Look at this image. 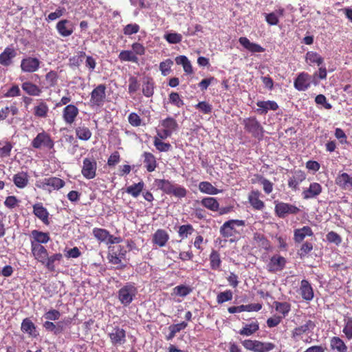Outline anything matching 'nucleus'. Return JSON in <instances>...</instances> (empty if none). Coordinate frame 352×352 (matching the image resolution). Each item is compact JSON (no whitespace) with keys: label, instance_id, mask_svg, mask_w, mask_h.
Returning a JSON list of instances; mask_svg holds the SVG:
<instances>
[{"label":"nucleus","instance_id":"f257e3e1","mask_svg":"<svg viewBox=\"0 0 352 352\" xmlns=\"http://www.w3.org/2000/svg\"><path fill=\"white\" fill-rule=\"evenodd\" d=\"M245 221L241 219H230L225 221L219 228V233L221 236L228 239L230 243L237 241L243 233V229H239L240 227H245Z\"/></svg>","mask_w":352,"mask_h":352},{"label":"nucleus","instance_id":"a878e982","mask_svg":"<svg viewBox=\"0 0 352 352\" xmlns=\"http://www.w3.org/2000/svg\"><path fill=\"white\" fill-rule=\"evenodd\" d=\"M314 232L308 226L294 230V241L296 243H301L306 236H313Z\"/></svg>","mask_w":352,"mask_h":352},{"label":"nucleus","instance_id":"4468645a","mask_svg":"<svg viewBox=\"0 0 352 352\" xmlns=\"http://www.w3.org/2000/svg\"><path fill=\"white\" fill-rule=\"evenodd\" d=\"M286 258L280 255L272 256L267 265V270L269 272L275 273L282 271L286 265Z\"/></svg>","mask_w":352,"mask_h":352},{"label":"nucleus","instance_id":"473e14b6","mask_svg":"<svg viewBox=\"0 0 352 352\" xmlns=\"http://www.w3.org/2000/svg\"><path fill=\"white\" fill-rule=\"evenodd\" d=\"M21 329L23 332L28 333L29 336L32 338H36L38 335L35 324L28 318L23 320Z\"/></svg>","mask_w":352,"mask_h":352},{"label":"nucleus","instance_id":"9b49d317","mask_svg":"<svg viewBox=\"0 0 352 352\" xmlns=\"http://www.w3.org/2000/svg\"><path fill=\"white\" fill-rule=\"evenodd\" d=\"M97 162L93 157H86L83 160L81 173L87 179H94L96 175Z\"/></svg>","mask_w":352,"mask_h":352},{"label":"nucleus","instance_id":"58836bf2","mask_svg":"<svg viewBox=\"0 0 352 352\" xmlns=\"http://www.w3.org/2000/svg\"><path fill=\"white\" fill-rule=\"evenodd\" d=\"M256 105L259 107L257 111L261 114L266 113L268 110L276 111L278 109V104L272 100L258 101Z\"/></svg>","mask_w":352,"mask_h":352},{"label":"nucleus","instance_id":"e433bc0d","mask_svg":"<svg viewBox=\"0 0 352 352\" xmlns=\"http://www.w3.org/2000/svg\"><path fill=\"white\" fill-rule=\"evenodd\" d=\"M22 89L29 96H39L42 93V89L36 84L26 81L21 85Z\"/></svg>","mask_w":352,"mask_h":352},{"label":"nucleus","instance_id":"5fc2aeb1","mask_svg":"<svg viewBox=\"0 0 352 352\" xmlns=\"http://www.w3.org/2000/svg\"><path fill=\"white\" fill-rule=\"evenodd\" d=\"M254 240L257 242L263 249L267 250L270 248V241L263 234L258 232L254 233Z\"/></svg>","mask_w":352,"mask_h":352},{"label":"nucleus","instance_id":"a18cd8bd","mask_svg":"<svg viewBox=\"0 0 352 352\" xmlns=\"http://www.w3.org/2000/svg\"><path fill=\"white\" fill-rule=\"evenodd\" d=\"M305 60L309 65L316 64L318 66H320L324 62V58L318 53L313 51L306 53Z\"/></svg>","mask_w":352,"mask_h":352},{"label":"nucleus","instance_id":"412c9836","mask_svg":"<svg viewBox=\"0 0 352 352\" xmlns=\"http://www.w3.org/2000/svg\"><path fill=\"white\" fill-rule=\"evenodd\" d=\"M56 28L58 34L63 37L69 36L74 32V25L67 19H63L58 21Z\"/></svg>","mask_w":352,"mask_h":352},{"label":"nucleus","instance_id":"dca6fc26","mask_svg":"<svg viewBox=\"0 0 352 352\" xmlns=\"http://www.w3.org/2000/svg\"><path fill=\"white\" fill-rule=\"evenodd\" d=\"M311 76L305 72L299 73L294 80V87L299 91H304L311 86Z\"/></svg>","mask_w":352,"mask_h":352},{"label":"nucleus","instance_id":"4d7b16f0","mask_svg":"<svg viewBox=\"0 0 352 352\" xmlns=\"http://www.w3.org/2000/svg\"><path fill=\"white\" fill-rule=\"evenodd\" d=\"M58 79V75L56 71L51 70L45 75V80L48 87H54L57 85Z\"/></svg>","mask_w":352,"mask_h":352},{"label":"nucleus","instance_id":"f8f14e48","mask_svg":"<svg viewBox=\"0 0 352 352\" xmlns=\"http://www.w3.org/2000/svg\"><path fill=\"white\" fill-rule=\"evenodd\" d=\"M65 185V182L64 180L56 177H50L45 178L41 182V184L37 185V186L51 192L52 190H58L63 188Z\"/></svg>","mask_w":352,"mask_h":352},{"label":"nucleus","instance_id":"423d86ee","mask_svg":"<svg viewBox=\"0 0 352 352\" xmlns=\"http://www.w3.org/2000/svg\"><path fill=\"white\" fill-rule=\"evenodd\" d=\"M116 251L113 250L108 255V259L110 263L116 265L118 270H123L126 267V264L122 263V260L126 257V251L124 247L118 245L115 248Z\"/></svg>","mask_w":352,"mask_h":352},{"label":"nucleus","instance_id":"a211bd4d","mask_svg":"<svg viewBox=\"0 0 352 352\" xmlns=\"http://www.w3.org/2000/svg\"><path fill=\"white\" fill-rule=\"evenodd\" d=\"M50 240V234L37 230H33L30 233L31 245H43L47 243Z\"/></svg>","mask_w":352,"mask_h":352},{"label":"nucleus","instance_id":"6e6552de","mask_svg":"<svg viewBox=\"0 0 352 352\" xmlns=\"http://www.w3.org/2000/svg\"><path fill=\"white\" fill-rule=\"evenodd\" d=\"M275 214L279 218H285L289 214H297L300 210L295 205L285 202H278L274 208Z\"/></svg>","mask_w":352,"mask_h":352},{"label":"nucleus","instance_id":"603ef678","mask_svg":"<svg viewBox=\"0 0 352 352\" xmlns=\"http://www.w3.org/2000/svg\"><path fill=\"white\" fill-rule=\"evenodd\" d=\"M275 344L272 342H263L256 340L254 352H268L273 350Z\"/></svg>","mask_w":352,"mask_h":352},{"label":"nucleus","instance_id":"3c124183","mask_svg":"<svg viewBox=\"0 0 352 352\" xmlns=\"http://www.w3.org/2000/svg\"><path fill=\"white\" fill-rule=\"evenodd\" d=\"M94 237L100 242H107L109 236V232L104 228H95L93 229Z\"/></svg>","mask_w":352,"mask_h":352},{"label":"nucleus","instance_id":"1a4fd4ad","mask_svg":"<svg viewBox=\"0 0 352 352\" xmlns=\"http://www.w3.org/2000/svg\"><path fill=\"white\" fill-rule=\"evenodd\" d=\"M108 337L111 344L116 347L124 344L126 342V331L119 326L113 327L111 331L108 333Z\"/></svg>","mask_w":352,"mask_h":352},{"label":"nucleus","instance_id":"bb28decb","mask_svg":"<svg viewBox=\"0 0 352 352\" xmlns=\"http://www.w3.org/2000/svg\"><path fill=\"white\" fill-rule=\"evenodd\" d=\"M336 184L343 190L352 189V177L346 173H342L336 177Z\"/></svg>","mask_w":352,"mask_h":352},{"label":"nucleus","instance_id":"5701e85b","mask_svg":"<svg viewBox=\"0 0 352 352\" xmlns=\"http://www.w3.org/2000/svg\"><path fill=\"white\" fill-rule=\"evenodd\" d=\"M16 56V50L12 47H7L0 54V64L8 67L12 63V59Z\"/></svg>","mask_w":352,"mask_h":352},{"label":"nucleus","instance_id":"69168bd1","mask_svg":"<svg viewBox=\"0 0 352 352\" xmlns=\"http://www.w3.org/2000/svg\"><path fill=\"white\" fill-rule=\"evenodd\" d=\"M327 241L329 243H334L336 245H339L342 243V237L338 233L334 231H331L326 235Z\"/></svg>","mask_w":352,"mask_h":352},{"label":"nucleus","instance_id":"72a5a7b5","mask_svg":"<svg viewBox=\"0 0 352 352\" xmlns=\"http://www.w3.org/2000/svg\"><path fill=\"white\" fill-rule=\"evenodd\" d=\"M155 82L153 78L147 76L144 78L142 82V94L146 98L152 97L154 94Z\"/></svg>","mask_w":352,"mask_h":352},{"label":"nucleus","instance_id":"bf43d9fd","mask_svg":"<svg viewBox=\"0 0 352 352\" xmlns=\"http://www.w3.org/2000/svg\"><path fill=\"white\" fill-rule=\"evenodd\" d=\"M232 298V292L230 289H228L217 294V302L218 304H223V302L231 300Z\"/></svg>","mask_w":352,"mask_h":352},{"label":"nucleus","instance_id":"e2e57ef3","mask_svg":"<svg viewBox=\"0 0 352 352\" xmlns=\"http://www.w3.org/2000/svg\"><path fill=\"white\" fill-rule=\"evenodd\" d=\"M169 102L175 107L180 108L184 106V102L177 92H171L168 96Z\"/></svg>","mask_w":352,"mask_h":352},{"label":"nucleus","instance_id":"4c0bfd02","mask_svg":"<svg viewBox=\"0 0 352 352\" xmlns=\"http://www.w3.org/2000/svg\"><path fill=\"white\" fill-rule=\"evenodd\" d=\"M330 348L336 352H347L348 350L344 342L338 336H333L330 339Z\"/></svg>","mask_w":352,"mask_h":352},{"label":"nucleus","instance_id":"6e6d98bb","mask_svg":"<svg viewBox=\"0 0 352 352\" xmlns=\"http://www.w3.org/2000/svg\"><path fill=\"white\" fill-rule=\"evenodd\" d=\"M195 231L191 224L182 225L179 227L178 234L182 239H186Z\"/></svg>","mask_w":352,"mask_h":352},{"label":"nucleus","instance_id":"c85d7f7f","mask_svg":"<svg viewBox=\"0 0 352 352\" xmlns=\"http://www.w3.org/2000/svg\"><path fill=\"white\" fill-rule=\"evenodd\" d=\"M31 252L34 259L41 263L49 254L47 250L43 245H31Z\"/></svg>","mask_w":352,"mask_h":352},{"label":"nucleus","instance_id":"37998d69","mask_svg":"<svg viewBox=\"0 0 352 352\" xmlns=\"http://www.w3.org/2000/svg\"><path fill=\"white\" fill-rule=\"evenodd\" d=\"M201 204L212 212H217L219 209V204L214 197H204L201 199Z\"/></svg>","mask_w":352,"mask_h":352},{"label":"nucleus","instance_id":"9d476101","mask_svg":"<svg viewBox=\"0 0 352 352\" xmlns=\"http://www.w3.org/2000/svg\"><path fill=\"white\" fill-rule=\"evenodd\" d=\"M106 85H98L91 92L90 104L92 106L101 107L103 105L106 98Z\"/></svg>","mask_w":352,"mask_h":352},{"label":"nucleus","instance_id":"c756f323","mask_svg":"<svg viewBox=\"0 0 352 352\" xmlns=\"http://www.w3.org/2000/svg\"><path fill=\"white\" fill-rule=\"evenodd\" d=\"M14 184L20 189L25 188L29 183V175L27 172L21 171L13 175Z\"/></svg>","mask_w":352,"mask_h":352},{"label":"nucleus","instance_id":"cd10ccee","mask_svg":"<svg viewBox=\"0 0 352 352\" xmlns=\"http://www.w3.org/2000/svg\"><path fill=\"white\" fill-rule=\"evenodd\" d=\"M239 42L245 49L252 53L264 52L265 50V48L260 45L250 42L247 37H240Z\"/></svg>","mask_w":352,"mask_h":352},{"label":"nucleus","instance_id":"6ab92c4d","mask_svg":"<svg viewBox=\"0 0 352 352\" xmlns=\"http://www.w3.org/2000/svg\"><path fill=\"white\" fill-rule=\"evenodd\" d=\"M170 239L168 233L164 229H157L152 236V243L160 248L164 247Z\"/></svg>","mask_w":352,"mask_h":352},{"label":"nucleus","instance_id":"2eb2a0df","mask_svg":"<svg viewBox=\"0 0 352 352\" xmlns=\"http://www.w3.org/2000/svg\"><path fill=\"white\" fill-rule=\"evenodd\" d=\"M41 62L36 57L28 56L21 61V70L27 73H34L40 68Z\"/></svg>","mask_w":352,"mask_h":352},{"label":"nucleus","instance_id":"2f4dec72","mask_svg":"<svg viewBox=\"0 0 352 352\" xmlns=\"http://www.w3.org/2000/svg\"><path fill=\"white\" fill-rule=\"evenodd\" d=\"M63 259V255L60 253L53 254L51 256L47 254L43 262L41 263L50 272L55 271V263L60 262Z\"/></svg>","mask_w":352,"mask_h":352},{"label":"nucleus","instance_id":"7c9ffc66","mask_svg":"<svg viewBox=\"0 0 352 352\" xmlns=\"http://www.w3.org/2000/svg\"><path fill=\"white\" fill-rule=\"evenodd\" d=\"M209 262L210 267L214 271H221L222 261L221 258V254L219 251L216 250H212L209 254Z\"/></svg>","mask_w":352,"mask_h":352},{"label":"nucleus","instance_id":"79ce46f5","mask_svg":"<svg viewBox=\"0 0 352 352\" xmlns=\"http://www.w3.org/2000/svg\"><path fill=\"white\" fill-rule=\"evenodd\" d=\"M144 182L141 180L138 183H134L132 185L126 187V192L131 195L133 197H138L142 192L144 188Z\"/></svg>","mask_w":352,"mask_h":352},{"label":"nucleus","instance_id":"f704fd0d","mask_svg":"<svg viewBox=\"0 0 352 352\" xmlns=\"http://www.w3.org/2000/svg\"><path fill=\"white\" fill-rule=\"evenodd\" d=\"M285 9L280 7L275 12L265 14V21L270 25H277L279 23V16H283Z\"/></svg>","mask_w":352,"mask_h":352},{"label":"nucleus","instance_id":"ea45409f","mask_svg":"<svg viewBox=\"0 0 352 352\" xmlns=\"http://www.w3.org/2000/svg\"><path fill=\"white\" fill-rule=\"evenodd\" d=\"M49 107L45 102L40 100L39 102L34 107V115L40 118H45L48 116Z\"/></svg>","mask_w":352,"mask_h":352},{"label":"nucleus","instance_id":"774afa93","mask_svg":"<svg viewBox=\"0 0 352 352\" xmlns=\"http://www.w3.org/2000/svg\"><path fill=\"white\" fill-rule=\"evenodd\" d=\"M342 331L348 340L352 339V318H349L347 319V320L346 321Z\"/></svg>","mask_w":352,"mask_h":352},{"label":"nucleus","instance_id":"393cba45","mask_svg":"<svg viewBox=\"0 0 352 352\" xmlns=\"http://www.w3.org/2000/svg\"><path fill=\"white\" fill-rule=\"evenodd\" d=\"M306 179V174L301 170H298L294 172L292 177L288 179V186L293 190H297L298 186L300 183L305 181Z\"/></svg>","mask_w":352,"mask_h":352},{"label":"nucleus","instance_id":"c03bdc74","mask_svg":"<svg viewBox=\"0 0 352 352\" xmlns=\"http://www.w3.org/2000/svg\"><path fill=\"white\" fill-rule=\"evenodd\" d=\"M75 133H76V137L79 140H82V141L89 140L92 135V133H91V130L88 127L85 126V125H80V126H77L75 129Z\"/></svg>","mask_w":352,"mask_h":352},{"label":"nucleus","instance_id":"39448f33","mask_svg":"<svg viewBox=\"0 0 352 352\" xmlns=\"http://www.w3.org/2000/svg\"><path fill=\"white\" fill-rule=\"evenodd\" d=\"M160 125L162 129L157 131V135L162 140L170 137L178 129L177 120L170 116L161 120Z\"/></svg>","mask_w":352,"mask_h":352},{"label":"nucleus","instance_id":"864d4df0","mask_svg":"<svg viewBox=\"0 0 352 352\" xmlns=\"http://www.w3.org/2000/svg\"><path fill=\"white\" fill-rule=\"evenodd\" d=\"M192 289L190 286L179 285L173 288V293L179 296L185 297L190 294Z\"/></svg>","mask_w":352,"mask_h":352},{"label":"nucleus","instance_id":"338daca9","mask_svg":"<svg viewBox=\"0 0 352 352\" xmlns=\"http://www.w3.org/2000/svg\"><path fill=\"white\" fill-rule=\"evenodd\" d=\"M166 41L170 44H177L182 40V35L179 33H168L164 35Z\"/></svg>","mask_w":352,"mask_h":352},{"label":"nucleus","instance_id":"13d9d810","mask_svg":"<svg viewBox=\"0 0 352 352\" xmlns=\"http://www.w3.org/2000/svg\"><path fill=\"white\" fill-rule=\"evenodd\" d=\"M161 140L162 139L157 135L154 138L153 144L156 149L160 152H166L169 151L171 148L170 144L162 142Z\"/></svg>","mask_w":352,"mask_h":352},{"label":"nucleus","instance_id":"c9c22d12","mask_svg":"<svg viewBox=\"0 0 352 352\" xmlns=\"http://www.w3.org/2000/svg\"><path fill=\"white\" fill-rule=\"evenodd\" d=\"M142 157H144L143 162L146 170L149 173L153 172L157 165L155 155L149 152H144Z\"/></svg>","mask_w":352,"mask_h":352},{"label":"nucleus","instance_id":"aec40b11","mask_svg":"<svg viewBox=\"0 0 352 352\" xmlns=\"http://www.w3.org/2000/svg\"><path fill=\"white\" fill-rule=\"evenodd\" d=\"M33 214L38 218L45 225H50L49 212L42 203H36L33 205Z\"/></svg>","mask_w":352,"mask_h":352},{"label":"nucleus","instance_id":"0eeeda50","mask_svg":"<svg viewBox=\"0 0 352 352\" xmlns=\"http://www.w3.org/2000/svg\"><path fill=\"white\" fill-rule=\"evenodd\" d=\"M31 145L34 148L39 149L42 147L52 149L54 148V142L51 138L50 135L43 131L38 133L36 136L33 139Z\"/></svg>","mask_w":352,"mask_h":352},{"label":"nucleus","instance_id":"680f3d73","mask_svg":"<svg viewBox=\"0 0 352 352\" xmlns=\"http://www.w3.org/2000/svg\"><path fill=\"white\" fill-rule=\"evenodd\" d=\"M313 248L314 245L311 242H304L301 245L299 250L298 251V254L300 256L301 258H304L313 250Z\"/></svg>","mask_w":352,"mask_h":352},{"label":"nucleus","instance_id":"a19ab883","mask_svg":"<svg viewBox=\"0 0 352 352\" xmlns=\"http://www.w3.org/2000/svg\"><path fill=\"white\" fill-rule=\"evenodd\" d=\"M275 310L281 314L280 317L285 318L291 311L292 305L288 302H274Z\"/></svg>","mask_w":352,"mask_h":352},{"label":"nucleus","instance_id":"20e7f679","mask_svg":"<svg viewBox=\"0 0 352 352\" xmlns=\"http://www.w3.org/2000/svg\"><path fill=\"white\" fill-rule=\"evenodd\" d=\"M242 124L244 126L245 132L250 134L252 137L258 141L263 140L264 136V129L256 117H249L243 120Z\"/></svg>","mask_w":352,"mask_h":352},{"label":"nucleus","instance_id":"f03ea898","mask_svg":"<svg viewBox=\"0 0 352 352\" xmlns=\"http://www.w3.org/2000/svg\"><path fill=\"white\" fill-rule=\"evenodd\" d=\"M155 186L164 193L173 195L179 199L184 198L187 195V190L182 186L173 184L171 181L165 179H155Z\"/></svg>","mask_w":352,"mask_h":352},{"label":"nucleus","instance_id":"0e129e2a","mask_svg":"<svg viewBox=\"0 0 352 352\" xmlns=\"http://www.w3.org/2000/svg\"><path fill=\"white\" fill-rule=\"evenodd\" d=\"M173 65V61L168 58L162 61L160 63V70L162 72V74L164 76H167L170 72L172 65Z\"/></svg>","mask_w":352,"mask_h":352},{"label":"nucleus","instance_id":"de8ad7c7","mask_svg":"<svg viewBox=\"0 0 352 352\" xmlns=\"http://www.w3.org/2000/svg\"><path fill=\"white\" fill-rule=\"evenodd\" d=\"M314 327V323L311 320H308L303 325L296 327L292 331V338L299 337L308 331L310 329H313Z\"/></svg>","mask_w":352,"mask_h":352},{"label":"nucleus","instance_id":"ddd939ff","mask_svg":"<svg viewBox=\"0 0 352 352\" xmlns=\"http://www.w3.org/2000/svg\"><path fill=\"white\" fill-rule=\"evenodd\" d=\"M79 114L78 108L73 104L66 105L62 111V118L65 124H74Z\"/></svg>","mask_w":352,"mask_h":352},{"label":"nucleus","instance_id":"f3484780","mask_svg":"<svg viewBox=\"0 0 352 352\" xmlns=\"http://www.w3.org/2000/svg\"><path fill=\"white\" fill-rule=\"evenodd\" d=\"M322 191V186L318 182H312L308 188H304L302 196L304 199L316 198Z\"/></svg>","mask_w":352,"mask_h":352},{"label":"nucleus","instance_id":"052dcab7","mask_svg":"<svg viewBox=\"0 0 352 352\" xmlns=\"http://www.w3.org/2000/svg\"><path fill=\"white\" fill-rule=\"evenodd\" d=\"M20 203V200L14 195H10L8 196L4 202L3 204L6 208L12 210L16 207L19 206Z\"/></svg>","mask_w":352,"mask_h":352},{"label":"nucleus","instance_id":"49530a36","mask_svg":"<svg viewBox=\"0 0 352 352\" xmlns=\"http://www.w3.org/2000/svg\"><path fill=\"white\" fill-rule=\"evenodd\" d=\"M259 329V324L257 321L245 324L240 331L241 336H250L256 333Z\"/></svg>","mask_w":352,"mask_h":352},{"label":"nucleus","instance_id":"09e8293b","mask_svg":"<svg viewBox=\"0 0 352 352\" xmlns=\"http://www.w3.org/2000/svg\"><path fill=\"white\" fill-rule=\"evenodd\" d=\"M199 190L206 194L217 195L220 190L213 186L209 182H201L199 184Z\"/></svg>","mask_w":352,"mask_h":352},{"label":"nucleus","instance_id":"b1692460","mask_svg":"<svg viewBox=\"0 0 352 352\" xmlns=\"http://www.w3.org/2000/svg\"><path fill=\"white\" fill-rule=\"evenodd\" d=\"M261 192L258 190H252L248 195V201L252 207L256 210H262L265 208V203L260 199Z\"/></svg>","mask_w":352,"mask_h":352},{"label":"nucleus","instance_id":"8fccbe9b","mask_svg":"<svg viewBox=\"0 0 352 352\" xmlns=\"http://www.w3.org/2000/svg\"><path fill=\"white\" fill-rule=\"evenodd\" d=\"M118 58L121 61L132 62L138 63L139 62L138 57L134 54L131 50H122L118 55Z\"/></svg>","mask_w":352,"mask_h":352},{"label":"nucleus","instance_id":"7ed1b4c3","mask_svg":"<svg viewBox=\"0 0 352 352\" xmlns=\"http://www.w3.org/2000/svg\"><path fill=\"white\" fill-rule=\"evenodd\" d=\"M138 294L135 283L128 282L125 283L118 292V298L124 307L129 306L134 300Z\"/></svg>","mask_w":352,"mask_h":352},{"label":"nucleus","instance_id":"4be33fe9","mask_svg":"<svg viewBox=\"0 0 352 352\" xmlns=\"http://www.w3.org/2000/svg\"><path fill=\"white\" fill-rule=\"evenodd\" d=\"M300 293L302 298L306 301H311L314 297V289L310 283L303 279L300 282Z\"/></svg>","mask_w":352,"mask_h":352}]
</instances>
